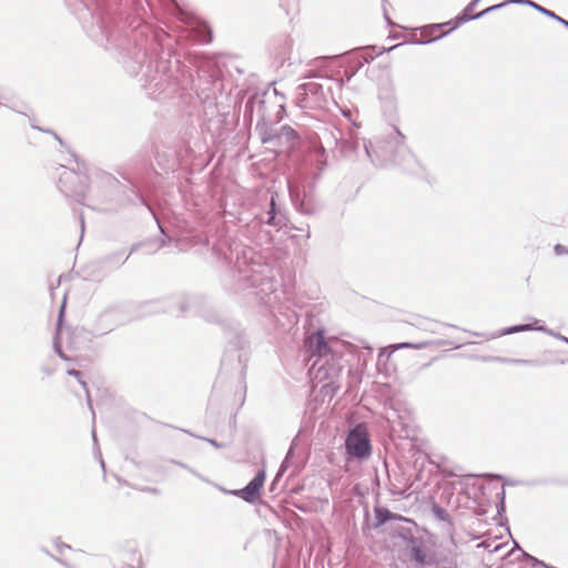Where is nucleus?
I'll list each match as a JSON object with an SVG mask.
<instances>
[{
  "label": "nucleus",
  "instance_id": "obj_1",
  "mask_svg": "<svg viewBox=\"0 0 568 568\" xmlns=\"http://www.w3.org/2000/svg\"><path fill=\"white\" fill-rule=\"evenodd\" d=\"M216 257L239 274L237 281L243 288H255L254 294L271 311L281 301V291L273 267L264 257L242 242L225 237L213 246Z\"/></svg>",
  "mask_w": 568,
  "mask_h": 568
},
{
  "label": "nucleus",
  "instance_id": "obj_2",
  "mask_svg": "<svg viewBox=\"0 0 568 568\" xmlns=\"http://www.w3.org/2000/svg\"><path fill=\"white\" fill-rule=\"evenodd\" d=\"M362 144L366 156L375 166L398 165L405 171L419 175L424 168L415 154L406 146L405 135L396 128L373 140L362 139L353 143L354 150Z\"/></svg>",
  "mask_w": 568,
  "mask_h": 568
},
{
  "label": "nucleus",
  "instance_id": "obj_3",
  "mask_svg": "<svg viewBox=\"0 0 568 568\" xmlns=\"http://www.w3.org/2000/svg\"><path fill=\"white\" fill-rule=\"evenodd\" d=\"M144 89L151 98H155L166 91L174 92L178 85L176 77L173 74L172 62L170 60H158L155 70L149 64L143 73Z\"/></svg>",
  "mask_w": 568,
  "mask_h": 568
},
{
  "label": "nucleus",
  "instance_id": "obj_4",
  "mask_svg": "<svg viewBox=\"0 0 568 568\" xmlns=\"http://www.w3.org/2000/svg\"><path fill=\"white\" fill-rule=\"evenodd\" d=\"M174 306L179 308L181 314L199 315L207 322H214L217 320V315L210 302L200 295H179L169 297L165 301V305L156 307L155 311L172 312Z\"/></svg>",
  "mask_w": 568,
  "mask_h": 568
},
{
  "label": "nucleus",
  "instance_id": "obj_5",
  "mask_svg": "<svg viewBox=\"0 0 568 568\" xmlns=\"http://www.w3.org/2000/svg\"><path fill=\"white\" fill-rule=\"evenodd\" d=\"M329 94V88H325L323 83L310 81L296 88L295 100L301 109L316 110L326 106Z\"/></svg>",
  "mask_w": 568,
  "mask_h": 568
},
{
  "label": "nucleus",
  "instance_id": "obj_6",
  "mask_svg": "<svg viewBox=\"0 0 568 568\" xmlns=\"http://www.w3.org/2000/svg\"><path fill=\"white\" fill-rule=\"evenodd\" d=\"M58 187L67 196L78 203H83L88 190V175L73 169L61 166Z\"/></svg>",
  "mask_w": 568,
  "mask_h": 568
},
{
  "label": "nucleus",
  "instance_id": "obj_7",
  "mask_svg": "<svg viewBox=\"0 0 568 568\" xmlns=\"http://www.w3.org/2000/svg\"><path fill=\"white\" fill-rule=\"evenodd\" d=\"M125 305H113L101 312L92 327L91 334L94 336H103L112 332L115 327L123 325L131 321V315L128 313Z\"/></svg>",
  "mask_w": 568,
  "mask_h": 568
},
{
  "label": "nucleus",
  "instance_id": "obj_8",
  "mask_svg": "<svg viewBox=\"0 0 568 568\" xmlns=\"http://www.w3.org/2000/svg\"><path fill=\"white\" fill-rule=\"evenodd\" d=\"M342 136V132L336 128H325L322 134L318 135L320 142L314 146L313 152L310 154L311 161L314 162L317 172L315 178L321 176L327 166V155L324 143L328 146L336 145Z\"/></svg>",
  "mask_w": 568,
  "mask_h": 568
},
{
  "label": "nucleus",
  "instance_id": "obj_9",
  "mask_svg": "<svg viewBox=\"0 0 568 568\" xmlns=\"http://www.w3.org/2000/svg\"><path fill=\"white\" fill-rule=\"evenodd\" d=\"M345 448L347 455L351 457L357 459L367 458L372 453L367 432L361 426L351 429L345 440Z\"/></svg>",
  "mask_w": 568,
  "mask_h": 568
},
{
  "label": "nucleus",
  "instance_id": "obj_10",
  "mask_svg": "<svg viewBox=\"0 0 568 568\" xmlns=\"http://www.w3.org/2000/svg\"><path fill=\"white\" fill-rule=\"evenodd\" d=\"M270 99V93L265 92L262 95H253L251 97L244 105V120L252 122L254 116H256L257 123L261 121H271V116L267 111V102Z\"/></svg>",
  "mask_w": 568,
  "mask_h": 568
},
{
  "label": "nucleus",
  "instance_id": "obj_11",
  "mask_svg": "<svg viewBox=\"0 0 568 568\" xmlns=\"http://www.w3.org/2000/svg\"><path fill=\"white\" fill-rule=\"evenodd\" d=\"M265 478L266 473L264 469H261L245 487L233 490L232 494L242 498L244 501L252 504L260 497Z\"/></svg>",
  "mask_w": 568,
  "mask_h": 568
},
{
  "label": "nucleus",
  "instance_id": "obj_12",
  "mask_svg": "<svg viewBox=\"0 0 568 568\" xmlns=\"http://www.w3.org/2000/svg\"><path fill=\"white\" fill-rule=\"evenodd\" d=\"M305 348L312 357L317 356L318 358H325L332 352L331 345L322 331H317L305 338Z\"/></svg>",
  "mask_w": 568,
  "mask_h": 568
},
{
  "label": "nucleus",
  "instance_id": "obj_13",
  "mask_svg": "<svg viewBox=\"0 0 568 568\" xmlns=\"http://www.w3.org/2000/svg\"><path fill=\"white\" fill-rule=\"evenodd\" d=\"M297 140V132L290 125H283L278 132L274 134L271 132H265L262 138L263 143L277 142L278 145L286 144L287 148H294Z\"/></svg>",
  "mask_w": 568,
  "mask_h": 568
},
{
  "label": "nucleus",
  "instance_id": "obj_14",
  "mask_svg": "<svg viewBox=\"0 0 568 568\" xmlns=\"http://www.w3.org/2000/svg\"><path fill=\"white\" fill-rule=\"evenodd\" d=\"M276 194L271 195L268 209L260 215V221L267 225L281 229L285 225L286 217L276 205Z\"/></svg>",
  "mask_w": 568,
  "mask_h": 568
},
{
  "label": "nucleus",
  "instance_id": "obj_15",
  "mask_svg": "<svg viewBox=\"0 0 568 568\" xmlns=\"http://www.w3.org/2000/svg\"><path fill=\"white\" fill-rule=\"evenodd\" d=\"M527 331H537V332H542L549 336H552V337H557V332L548 328L547 326H544V325H540V326H535L534 324H520V325H515V326H510V327H506L504 328L500 333H495V334H491L490 338H496V337H499L501 335H509V334H514V333H520V332H527Z\"/></svg>",
  "mask_w": 568,
  "mask_h": 568
},
{
  "label": "nucleus",
  "instance_id": "obj_16",
  "mask_svg": "<svg viewBox=\"0 0 568 568\" xmlns=\"http://www.w3.org/2000/svg\"><path fill=\"white\" fill-rule=\"evenodd\" d=\"M432 511L436 519L445 523L443 529L447 535L450 544L456 547L457 542L455 540V528L449 513L445 508L436 504L433 506Z\"/></svg>",
  "mask_w": 568,
  "mask_h": 568
},
{
  "label": "nucleus",
  "instance_id": "obj_17",
  "mask_svg": "<svg viewBox=\"0 0 568 568\" xmlns=\"http://www.w3.org/2000/svg\"><path fill=\"white\" fill-rule=\"evenodd\" d=\"M453 346L454 348H460L463 344H455L453 341L448 339H429L423 341L418 343L404 342L397 345V348H414V349H424L427 347H440V346Z\"/></svg>",
  "mask_w": 568,
  "mask_h": 568
},
{
  "label": "nucleus",
  "instance_id": "obj_18",
  "mask_svg": "<svg viewBox=\"0 0 568 568\" xmlns=\"http://www.w3.org/2000/svg\"><path fill=\"white\" fill-rule=\"evenodd\" d=\"M352 59L354 65H349L345 69L347 81H349L365 63L374 60V55L356 51L352 54Z\"/></svg>",
  "mask_w": 568,
  "mask_h": 568
},
{
  "label": "nucleus",
  "instance_id": "obj_19",
  "mask_svg": "<svg viewBox=\"0 0 568 568\" xmlns=\"http://www.w3.org/2000/svg\"><path fill=\"white\" fill-rule=\"evenodd\" d=\"M374 513L375 521L373 524V528L375 529L385 525L389 520H406V518H404L403 516L394 514L389 509L384 507H375Z\"/></svg>",
  "mask_w": 568,
  "mask_h": 568
},
{
  "label": "nucleus",
  "instance_id": "obj_20",
  "mask_svg": "<svg viewBox=\"0 0 568 568\" xmlns=\"http://www.w3.org/2000/svg\"><path fill=\"white\" fill-rule=\"evenodd\" d=\"M480 0H471L466 7L465 9L455 18V24L454 27L449 30V32L454 29H456L458 26H460L462 23H465V22H468V21H471V20H476L477 18H475V14H470V12L475 9V7L478 4ZM447 32L445 33H442L440 36L436 37L435 39H439L442 37H444L445 34H447Z\"/></svg>",
  "mask_w": 568,
  "mask_h": 568
},
{
  "label": "nucleus",
  "instance_id": "obj_21",
  "mask_svg": "<svg viewBox=\"0 0 568 568\" xmlns=\"http://www.w3.org/2000/svg\"><path fill=\"white\" fill-rule=\"evenodd\" d=\"M517 2H518V4L529 6V7L534 8L538 12L542 13L544 16H546V17H548L550 19H554L555 21L559 22L560 24H562L565 28L568 29V20L559 17L554 11H551V10H549L547 8L541 7L540 4L534 2L532 0H520V1H517Z\"/></svg>",
  "mask_w": 568,
  "mask_h": 568
},
{
  "label": "nucleus",
  "instance_id": "obj_22",
  "mask_svg": "<svg viewBox=\"0 0 568 568\" xmlns=\"http://www.w3.org/2000/svg\"><path fill=\"white\" fill-rule=\"evenodd\" d=\"M64 307H65V298L63 300V303L60 307V312H59V317H58V324H57V334H55V337L53 339V349L54 352L59 355V357L63 361H69L70 358L67 356V354L62 351V347H61V344H60V341H59V335H60V329H61V324H62V317H63V313H64Z\"/></svg>",
  "mask_w": 568,
  "mask_h": 568
},
{
  "label": "nucleus",
  "instance_id": "obj_23",
  "mask_svg": "<svg viewBox=\"0 0 568 568\" xmlns=\"http://www.w3.org/2000/svg\"><path fill=\"white\" fill-rule=\"evenodd\" d=\"M155 159L158 163L165 170H174V168L178 165L175 153L171 150H169L168 153L164 152L163 154L156 150Z\"/></svg>",
  "mask_w": 568,
  "mask_h": 568
},
{
  "label": "nucleus",
  "instance_id": "obj_24",
  "mask_svg": "<svg viewBox=\"0 0 568 568\" xmlns=\"http://www.w3.org/2000/svg\"><path fill=\"white\" fill-rule=\"evenodd\" d=\"M410 559L417 562L418 565H426L427 555L424 546L419 544H414L409 550Z\"/></svg>",
  "mask_w": 568,
  "mask_h": 568
},
{
  "label": "nucleus",
  "instance_id": "obj_25",
  "mask_svg": "<svg viewBox=\"0 0 568 568\" xmlns=\"http://www.w3.org/2000/svg\"><path fill=\"white\" fill-rule=\"evenodd\" d=\"M490 361L504 363V364H513V365H526V366H537L539 365L538 361L535 359H519V358H507V357H490Z\"/></svg>",
  "mask_w": 568,
  "mask_h": 568
},
{
  "label": "nucleus",
  "instance_id": "obj_26",
  "mask_svg": "<svg viewBox=\"0 0 568 568\" xmlns=\"http://www.w3.org/2000/svg\"><path fill=\"white\" fill-rule=\"evenodd\" d=\"M67 374L70 375V376L75 377L78 379V382L81 384V386L83 387V389H84V392L87 394L88 405H89L90 409L93 410V408H92V400H91V397H90L88 385L82 379V373L80 371H78V369L71 368V369L67 371ZM92 416H93V419H94L95 418L94 412H92Z\"/></svg>",
  "mask_w": 568,
  "mask_h": 568
},
{
  "label": "nucleus",
  "instance_id": "obj_27",
  "mask_svg": "<svg viewBox=\"0 0 568 568\" xmlns=\"http://www.w3.org/2000/svg\"><path fill=\"white\" fill-rule=\"evenodd\" d=\"M101 183L108 189L109 192L113 193L115 192L119 186H120V182L118 179H115L112 174L110 173H101Z\"/></svg>",
  "mask_w": 568,
  "mask_h": 568
},
{
  "label": "nucleus",
  "instance_id": "obj_28",
  "mask_svg": "<svg viewBox=\"0 0 568 568\" xmlns=\"http://www.w3.org/2000/svg\"><path fill=\"white\" fill-rule=\"evenodd\" d=\"M288 190L291 200L294 203L295 207L303 213H310V210L304 206V203L300 202L298 191L294 189L292 185H288Z\"/></svg>",
  "mask_w": 568,
  "mask_h": 568
},
{
  "label": "nucleus",
  "instance_id": "obj_29",
  "mask_svg": "<svg viewBox=\"0 0 568 568\" xmlns=\"http://www.w3.org/2000/svg\"><path fill=\"white\" fill-rule=\"evenodd\" d=\"M308 162L310 163H308V168L305 172V175L312 176V182L306 181V184H308L310 187H313L314 184L316 183V181L320 179V176L315 178V173L317 172V170H316L314 162L311 161V158L308 159Z\"/></svg>",
  "mask_w": 568,
  "mask_h": 568
},
{
  "label": "nucleus",
  "instance_id": "obj_30",
  "mask_svg": "<svg viewBox=\"0 0 568 568\" xmlns=\"http://www.w3.org/2000/svg\"><path fill=\"white\" fill-rule=\"evenodd\" d=\"M293 452H294V449H293V445H292V446H291V448L288 449V452H287V454H286V456H285V458H284V460H283V463H282V465H281V468H280V470H278V473H277V475H276V478H277V477H280V476H282V474H283V473L285 471V469L287 468L288 460H290V458L292 457Z\"/></svg>",
  "mask_w": 568,
  "mask_h": 568
},
{
  "label": "nucleus",
  "instance_id": "obj_31",
  "mask_svg": "<svg viewBox=\"0 0 568 568\" xmlns=\"http://www.w3.org/2000/svg\"><path fill=\"white\" fill-rule=\"evenodd\" d=\"M41 550L47 554L48 556H50L51 558H53L54 560H57L59 564H61L62 566H64L65 568H75L74 566L70 565L69 562H67L65 560L61 559V558H58V557H54L53 555L50 554V551L47 549V548H41Z\"/></svg>",
  "mask_w": 568,
  "mask_h": 568
},
{
  "label": "nucleus",
  "instance_id": "obj_32",
  "mask_svg": "<svg viewBox=\"0 0 568 568\" xmlns=\"http://www.w3.org/2000/svg\"><path fill=\"white\" fill-rule=\"evenodd\" d=\"M54 546L60 555H62L64 550L71 549V547L68 544L62 542L59 538L54 540Z\"/></svg>",
  "mask_w": 568,
  "mask_h": 568
},
{
  "label": "nucleus",
  "instance_id": "obj_33",
  "mask_svg": "<svg viewBox=\"0 0 568 568\" xmlns=\"http://www.w3.org/2000/svg\"><path fill=\"white\" fill-rule=\"evenodd\" d=\"M200 40L202 42H211L212 41V31L206 28V27H203V34L200 36Z\"/></svg>",
  "mask_w": 568,
  "mask_h": 568
},
{
  "label": "nucleus",
  "instance_id": "obj_34",
  "mask_svg": "<svg viewBox=\"0 0 568 568\" xmlns=\"http://www.w3.org/2000/svg\"><path fill=\"white\" fill-rule=\"evenodd\" d=\"M554 251L556 255L568 254V248L562 244H556Z\"/></svg>",
  "mask_w": 568,
  "mask_h": 568
},
{
  "label": "nucleus",
  "instance_id": "obj_35",
  "mask_svg": "<svg viewBox=\"0 0 568 568\" xmlns=\"http://www.w3.org/2000/svg\"><path fill=\"white\" fill-rule=\"evenodd\" d=\"M172 463H173V464L179 465L180 467H182V468H184V469L189 470V471H190V473H192L193 475H195V476H197V477H200V478H201V476H200V475H199L194 469L190 468L187 465H185V464H183V463H180V462H174V460H172Z\"/></svg>",
  "mask_w": 568,
  "mask_h": 568
},
{
  "label": "nucleus",
  "instance_id": "obj_36",
  "mask_svg": "<svg viewBox=\"0 0 568 568\" xmlns=\"http://www.w3.org/2000/svg\"><path fill=\"white\" fill-rule=\"evenodd\" d=\"M203 439L209 442L215 448H221L223 446L221 443L216 442L215 439H210V438H203Z\"/></svg>",
  "mask_w": 568,
  "mask_h": 568
},
{
  "label": "nucleus",
  "instance_id": "obj_37",
  "mask_svg": "<svg viewBox=\"0 0 568 568\" xmlns=\"http://www.w3.org/2000/svg\"><path fill=\"white\" fill-rule=\"evenodd\" d=\"M504 500H505V490L503 489L501 494H500V501H499V506L498 508L500 510H504Z\"/></svg>",
  "mask_w": 568,
  "mask_h": 568
},
{
  "label": "nucleus",
  "instance_id": "obj_38",
  "mask_svg": "<svg viewBox=\"0 0 568 568\" xmlns=\"http://www.w3.org/2000/svg\"><path fill=\"white\" fill-rule=\"evenodd\" d=\"M556 338L568 344V337L561 335L560 333L557 334Z\"/></svg>",
  "mask_w": 568,
  "mask_h": 568
},
{
  "label": "nucleus",
  "instance_id": "obj_39",
  "mask_svg": "<svg viewBox=\"0 0 568 568\" xmlns=\"http://www.w3.org/2000/svg\"><path fill=\"white\" fill-rule=\"evenodd\" d=\"M80 224H81V231L83 233L84 232V217H83L82 213L80 214Z\"/></svg>",
  "mask_w": 568,
  "mask_h": 568
},
{
  "label": "nucleus",
  "instance_id": "obj_40",
  "mask_svg": "<svg viewBox=\"0 0 568 568\" xmlns=\"http://www.w3.org/2000/svg\"><path fill=\"white\" fill-rule=\"evenodd\" d=\"M449 23H450V22H445V23L434 24V26H433V28H435V29H440V28H443V27H445V26H447V24H449Z\"/></svg>",
  "mask_w": 568,
  "mask_h": 568
},
{
  "label": "nucleus",
  "instance_id": "obj_41",
  "mask_svg": "<svg viewBox=\"0 0 568 568\" xmlns=\"http://www.w3.org/2000/svg\"><path fill=\"white\" fill-rule=\"evenodd\" d=\"M278 108L280 110H284V104H283V95H280V103H278Z\"/></svg>",
  "mask_w": 568,
  "mask_h": 568
},
{
  "label": "nucleus",
  "instance_id": "obj_42",
  "mask_svg": "<svg viewBox=\"0 0 568 568\" xmlns=\"http://www.w3.org/2000/svg\"><path fill=\"white\" fill-rule=\"evenodd\" d=\"M32 128L36 129V130H39V131L49 132V130H43V129H41L38 125H32Z\"/></svg>",
  "mask_w": 568,
  "mask_h": 568
},
{
  "label": "nucleus",
  "instance_id": "obj_43",
  "mask_svg": "<svg viewBox=\"0 0 568 568\" xmlns=\"http://www.w3.org/2000/svg\"><path fill=\"white\" fill-rule=\"evenodd\" d=\"M92 437H93L94 443L97 444L98 439H97L95 429H92Z\"/></svg>",
  "mask_w": 568,
  "mask_h": 568
},
{
  "label": "nucleus",
  "instance_id": "obj_44",
  "mask_svg": "<svg viewBox=\"0 0 568 568\" xmlns=\"http://www.w3.org/2000/svg\"><path fill=\"white\" fill-rule=\"evenodd\" d=\"M52 134H53V135H54V138L59 141V143L62 145V140L59 138V135H58V134H55V133H53V132H52Z\"/></svg>",
  "mask_w": 568,
  "mask_h": 568
},
{
  "label": "nucleus",
  "instance_id": "obj_45",
  "mask_svg": "<svg viewBox=\"0 0 568 568\" xmlns=\"http://www.w3.org/2000/svg\"><path fill=\"white\" fill-rule=\"evenodd\" d=\"M285 45H286L287 48H291V47H292V41H291V40H286V41H285Z\"/></svg>",
  "mask_w": 568,
  "mask_h": 568
},
{
  "label": "nucleus",
  "instance_id": "obj_46",
  "mask_svg": "<svg viewBox=\"0 0 568 568\" xmlns=\"http://www.w3.org/2000/svg\"><path fill=\"white\" fill-rule=\"evenodd\" d=\"M273 95H274L275 98H276L277 95H280L276 89H274V90H273Z\"/></svg>",
  "mask_w": 568,
  "mask_h": 568
},
{
  "label": "nucleus",
  "instance_id": "obj_47",
  "mask_svg": "<svg viewBox=\"0 0 568 568\" xmlns=\"http://www.w3.org/2000/svg\"><path fill=\"white\" fill-rule=\"evenodd\" d=\"M385 18H386V21L388 22V24H392L390 19L387 16H385Z\"/></svg>",
  "mask_w": 568,
  "mask_h": 568
},
{
  "label": "nucleus",
  "instance_id": "obj_48",
  "mask_svg": "<svg viewBox=\"0 0 568 568\" xmlns=\"http://www.w3.org/2000/svg\"><path fill=\"white\" fill-rule=\"evenodd\" d=\"M149 490L152 491V493H158L156 488H150Z\"/></svg>",
  "mask_w": 568,
  "mask_h": 568
},
{
  "label": "nucleus",
  "instance_id": "obj_49",
  "mask_svg": "<svg viewBox=\"0 0 568 568\" xmlns=\"http://www.w3.org/2000/svg\"><path fill=\"white\" fill-rule=\"evenodd\" d=\"M384 51H386L385 48H383V50L378 51L377 54H382Z\"/></svg>",
  "mask_w": 568,
  "mask_h": 568
},
{
  "label": "nucleus",
  "instance_id": "obj_50",
  "mask_svg": "<svg viewBox=\"0 0 568 568\" xmlns=\"http://www.w3.org/2000/svg\"><path fill=\"white\" fill-rule=\"evenodd\" d=\"M100 463H101L102 468H104V462L101 458H100Z\"/></svg>",
  "mask_w": 568,
  "mask_h": 568
},
{
  "label": "nucleus",
  "instance_id": "obj_51",
  "mask_svg": "<svg viewBox=\"0 0 568 568\" xmlns=\"http://www.w3.org/2000/svg\"><path fill=\"white\" fill-rule=\"evenodd\" d=\"M110 200H111L110 197H105V199H103V202H108Z\"/></svg>",
  "mask_w": 568,
  "mask_h": 568
},
{
  "label": "nucleus",
  "instance_id": "obj_52",
  "mask_svg": "<svg viewBox=\"0 0 568 568\" xmlns=\"http://www.w3.org/2000/svg\"><path fill=\"white\" fill-rule=\"evenodd\" d=\"M128 257H129V255H126V256L124 257V260L122 261V263H124L125 261H128Z\"/></svg>",
  "mask_w": 568,
  "mask_h": 568
},
{
  "label": "nucleus",
  "instance_id": "obj_53",
  "mask_svg": "<svg viewBox=\"0 0 568 568\" xmlns=\"http://www.w3.org/2000/svg\"><path fill=\"white\" fill-rule=\"evenodd\" d=\"M1 106H7V105H6V104H3V103L0 101V108H1Z\"/></svg>",
  "mask_w": 568,
  "mask_h": 568
}]
</instances>
